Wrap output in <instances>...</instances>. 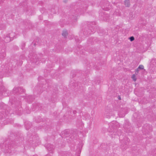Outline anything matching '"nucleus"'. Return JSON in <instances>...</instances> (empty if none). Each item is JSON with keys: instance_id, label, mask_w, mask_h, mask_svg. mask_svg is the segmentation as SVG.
Listing matches in <instances>:
<instances>
[{"instance_id": "obj_1", "label": "nucleus", "mask_w": 156, "mask_h": 156, "mask_svg": "<svg viewBox=\"0 0 156 156\" xmlns=\"http://www.w3.org/2000/svg\"><path fill=\"white\" fill-rule=\"evenodd\" d=\"M10 37V35L8 34L7 36L5 38L4 40V41L6 43H8L11 41V40Z\"/></svg>"}, {"instance_id": "obj_2", "label": "nucleus", "mask_w": 156, "mask_h": 156, "mask_svg": "<svg viewBox=\"0 0 156 156\" xmlns=\"http://www.w3.org/2000/svg\"><path fill=\"white\" fill-rule=\"evenodd\" d=\"M124 4L126 6L129 7L130 5L129 0H125L124 2Z\"/></svg>"}, {"instance_id": "obj_3", "label": "nucleus", "mask_w": 156, "mask_h": 156, "mask_svg": "<svg viewBox=\"0 0 156 156\" xmlns=\"http://www.w3.org/2000/svg\"><path fill=\"white\" fill-rule=\"evenodd\" d=\"M22 90V92H24L25 91V90L24 89H23L22 88H21V87H19V88L16 87V88H14L13 89L14 90H17L18 91H19L20 90Z\"/></svg>"}, {"instance_id": "obj_4", "label": "nucleus", "mask_w": 156, "mask_h": 156, "mask_svg": "<svg viewBox=\"0 0 156 156\" xmlns=\"http://www.w3.org/2000/svg\"><path fill=\"white\" fill-rule=\"evenodd\" d=\"M68 34V33L67 31H63L62 35L64 37H66Z\"/></svg>"}, {"instance_id": "obj_5", "label": "nucleus", "mask_w": 156, "mask_h": 156, "mask_svg": "<svg viewBox=\"0 0 156 156\" xmlns=\"http://www.w3.org/2000/svg\"><path fill=\"white\" fill-rule=\"evenodd\" d=\"M132 79L134 81H136V76L135 74H133L132 77Z\"/></svg>"}, {"instance_id": "obj_6", "label": "nucleus", "mask_w": 156, "mask_h": 156, "mask_svg": "<svg viewBox=\"0 0 156 156\" xmlns=\"http://www.w3.org/2000/svg\"><path fill=\"white\" fill-rule=\"evenodd\" d=\"M139 69H144V66L142 65H140L138 67Z\"/></svg>"}, {"instance_id": "obj_7", "label": "nucleus", "mask_w": 156, "mask_h": 156, "mask_svg": "<svg viewBox=\"0 0 156 156\" xmlns=\"http://www.w3.org/2000/svg\"><path fill=\"white\" fill-rule=\"evenodd\" d=\"M129 39L130 40V41H134V38L133 36H132L129 37Z\"/></svg>"}, {"instance_id": "obj_8", "label": "nucleus", "mask_w": 156, "mask_h": 156, "mask_svg": "<svg viewBox=\"0 0 156 156\" xmlns=\"http://www.w3.org/2000/svg\"><path fill=\"white\" fill-rule=\"evenodd\" d=\"M139 71V69L138 68H137L136 69V74H137V73H138V72Z\"/></svg>"}, {"instance_id": "obj_9", "label": "nucleus", "mask_w": 156, "mask_h": 156, "mask_svg": "<svg viewBox=\"0 0 156 156\" xmlns=\"http://www.w3.org/2000/svg\"><path fill=\"white\" fill-rule=\"evenodd\" d=\"M73 113H74V114H76V111H73Z\"/></svg>"}]
</instances>
